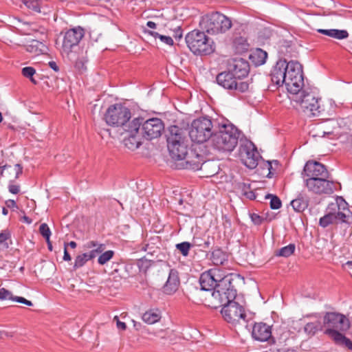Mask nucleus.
I'll return each instance as SVG.
<instances>
[{
	"label": "nucleus",
	"instance_id": "27",
	"mask_svg": "<svg viewBox=\"0 0 352 352\" xmlns=\"http://www.w3.org/2000/svg\"><path fill=\"white\" fill-rule=\"evenodd\" d=\"M219 169L218 163L213 160L204 161L200 168L204 176L206 177H210L215 175L219 173Z\"/></svg>",
	"mask_w": 352,
	"mask_h": 352
},
{
	"label": "nucleus",
	"instance_id": "12",
	"mask_svg": "<svg viewBox=\"0 0 352 352\" xmlns=\"http://www.w3.org/2000/svg\"><path fill=\"white\" fill-rule=\"evenodd\" d=\"M221 313L224 320L233 325H245L246 323L247 315L244 307L234 300L224 305Z\"/></svg>",
	"mask_w": 352,
	"mask_h": 352
},
{
	"label": "nucleus",
	"instance_id": "35",
	"mask_svg": "<svg viewBox=\"0 0 352 352\" xmlns=\"http://www.w3.org/2000/svg\"><path fill=\"white\" fill-rule=\"evenodd\" d=\"M291 206L295 211L301 212L307 208L308 201L302 196H299L291 201Z\"/></svg>",
	"mask_w": 352,
	"mask_h": 352
},
{
	"label": "nucleus",
	"instance_id": "6",
	"mask_svg": "<svg viewBox=\"0 0 352 352\" xmlns=\"http://www.w3.org/2000/svg\"><path fill=\"white\" fill-rule=\"evenodd\" d=\"M190 50L197 55H208L214 51L213 41L204 32L193 30L186 36Z\"/></svg>",
	"mask_w": 352,
	"mask_h": 352
},
{
	"label": "nucleus",
	"instance_id": "23",
	"mask_svg": "<svg viewBox=\"0 0 352 352\" xmlns=\"http://www.w3.org/2000/svg\"><path fill=\"white\" fill-rule=\"evenodd\" d=\"M285 60H279L271 72V80L278 86L285 85Z\"/></svg>",
	"mask_w": 352,
	"mask_h": 352
},
{
	"label": "nucleus",
	"instance_id": "46",
	"mask_svg": "<svg viewBox=\"0 0 352 352\" xmlns=\"http://www.w3.org/2000/svg\"><path fill=\"white\" fill-rule=\"evenodd\" d=\"M105 249V245L104 244H100L97 248L91 250L89 252L86 253L88 258L91 260L96 257L99 254H101Z\"/></svg>",
	"mask_w": 352,
	"mask_h": 352
},
{
	"label": "nucleus",
	"instance_id": "42",
	"mask_svg": "<svg viewBox=\"0 0 352 352\" xmlns=\"http://www.w3.org/2000/svg\"><path fill=\"white\" fill-rule=\"evenodd\" d=\"M88 261H89V258H88L86 253L77 256L75 258L74 268L76 270L82 267Z\"/></svg>",
	"mask_w": 352,
	"mask_h": 352
},
{
	"label": "nucleus",
	"instance_id": "26",
	"mask_svg": "<svg viewBox=\"0 0 352 352\" xmlns=\"http://www.w3.org/2000/svg\"><path fill=\"white\" fill-rule=\"evenodd\" d=\"M139 130L137 131L131 132L130 131H124L126 133L123 139V144L125 147L128 148L131 151H134L138 148L142 144L140 140V135L139 134Z\"/></svg>",
	"mask_w": 352,
	"mask_h": 352
},
{
	"label": "nucleus",
	"instance_id": "44",
	"mask_svg": "<svg viewBox=\"0 0 352 352\" xmlns=\"http://www.w3.org/2000/svg\"><path fill=\"white\" fill-rule=\"evenodd\" d=\"M271 198V200H270V208L273 210H277V209H279L281 206H282V203H281V201L280 199L276 195H271V194H268L267 195H266L265 198Z\"/></svg>",
	"mask_w": 352,
	"mask_h": 352
},
{
	"label": "nucleus",
	"instance_id": "48",
	"mask_svg": "<svg viewBox=\"0 0 352 352\" xmlns=\"http://www.w3.org/2000/svg\"><path fill=\"white\" fill-rule=\"evenodd\" d=\"M237 189L240 191L242 195H245L250 189V184L245 182H239L237 184Z\"/></svg>",
	"mask_w": 352,
	"mask_h": 352
},
{
	"label": "nucleus",
	"instance_id": "21",
	"mask_svg": "<svg viewBox=\"0 0 352 352\" xmlns=\"http://www.w3.org/2000/svg\"><path fill=\"white\" fill-rule=\"evenodd\" d=\"M204 155L199 154L196 149H191L189 152L187 151L186 155L183 159L185 161L184 166L187 169L200 170L204 162Z\"/></svg>",
	"mask_w": 352,
	"mask_h": 352
},
{
	"label": "nucleus",
	"instance_id": "54",
	"mask_svg": "<svg viewBox=\"0 0 352 352\" xmlns=\"http://www.w3.org/2000/svg\"><path fill=\"white\" fill-rule=\"evenodd\" d=\"M244 196L250 200H254L256 199V195L252 189H250L248 192H246Z\"/></svg>",
	"mask_w": 352,
	"mask_h": 352
},
{
	"label": "nucleus",
	"instance_id": "59",
	"mask_svg": "<svg viewBox=\"0 0 352 352\" xmlns=\"http://www.w3.org/2000/svg\"><path fill=\"white\" fill-rule=\"evenodd\" d=\"M252 219L253 222L256 224H260L261 223V218L260 216L257 214H253L252 216Z\"/></svg>",
	"mask_w": 352,
	"mask_h": 352
},
{
	"label": "nucleus",
	"instance_id": "38",
	"mask_svg": "<svg viewBox=\"0 0 352 352\" xmlns=\"http://www.w3.org/2000/svg\"><path fill=\"white\" fill-rule=\"evenodd\" d=\"M324 333L330 336L335 342L338 344L341 345L344 339L345 336L340 333V331H336L333 329H327Z\"/></svg>",
	"mask_w": 352,
	"mask_h": 352
},
{
	"label": "nucleus",
	"instance_id": "53",
	"mask_svg": "<svg viewBox=\"0 0 352 352\" xmlns=\"http://www.w3.org/2000/svg\"><path fill=\"white\" fill-rule=\"evenodd\" d=\"M5 204L6 206L9 208H14L17 207L16 202L12 199H8L6 201Z\"/></svg>",
	"mask_w": 352,
	"mask_h": 352
},
{
	"label": "nucleus",
	"instance_id": "62",
	"mask_svg": "<svg viewBox=\"0 0 352 352\" xmlns=\"http://www.w3.org/2000/svg\"><path fill=\"white\" fill-rule=\"evenodd\" d=\"M46 242L47 243V247H48L49 250L52 251V245L50 238H48V240H46Z\"/></svg>",
	"mask_w": 352,
	"mask_h": 352
},
{
	"label": "nucleus",
	"instance_id": "25",
	"mask_svg": "<svg viewBox=\"0 0 352 352\" xmlns=\"http://www.w3.org/2000/svg\"><path fill=\"white\" fill-rule=\"evenodd\" d=\"M22 166L16 164L14 166L4 165L0 167V175L1 177H6L10 181H13L17 179L22 173Z\"/></svg>",
	"mask_w": 352,
	"mask_h": 352
},
{
	"label": "nucleus",
	"instance_id": "16",
	"mask_svg": "<svg viewBox=\"0 0 352 352\" xmlns=\"http://www.w3.org/2000/svg\"><path fill=\"white\" fill-rule=\"evenodd\" d=\"M164 129V125L162 120L157 118L146 120L141 128L142 136L148 140L160 137Z\"/></svg>",
	"mask_w": 352,
	"mask_h": 352
},
{
	"label": "nucleus",
	"instance_id": "9",
	"mask_svg": "<svg viewBox=\"0 0 352 352\" xmlns=\"http://www.w3.org/2000/svg\"><path fill=\"white\" fill-rule=\"evenodd\" d=\"M292 100L299 104V109L307 116H315L320 112V99L313 93L300 89L296 94H292Z\"/></svg>",
	"mask_w": 352,
	"mask_h": 352
},
{
	"label": "nucleus",
	"instance_id": "31",
	"mask_svg": "<svg viewBox=\"0 0 352 352\" xmlns=\"http://www.w3.org/2000/svg\"><path fill=\"white\" fill-rule=\"evenodd\" d=\"M317 31L319 33L339 40L346 38L349 36V33L346 30L318 29Z\"/></svg>",
	"mask_w": 352,
	"mask_h": 352
},
{
	"label": "nucleus",
	"instance_id": "5",
	"mask_svg": "<svg viewBox=\"0 0 352 352\" xmlns=\"http://www.w3.org/2000/svg\"><path fill=\"white\" fill-rule=\"evenodd\" d=\"M328 212L320 219L319 224L326 228L330 224L337 223L338 221L348 223L351 212L347 208V203L342 199H337L336 203L329 204Z\"/></svg>",
	"mask_w": 352,
	"mask_h": 352
},
{
	"label": "nucleus",
	"instance_id": "34",
	"mask_svg": "<svg viewBox=\"0 0 352 352\" xmlns=\"http://www.w3.org/2000/svg\"><path fill=\"white\" fill-rule=\"evenodd\" d=\"M210 259L214 265H221L228 260V256L221 250L216 249L212 252Z\"/></svg>",
	"mask_w": 352,
	"mask_h": 352
},
{
	"label": "nucleus",
	"instance_id": "64",
	"mask_svg": "<svg viewBox=\"0 0 352 352\" xmlns=\"http://www.w3.org/2000/svg\"><path fill=\"white\" fill-rule=\"evenodd\" d=\"M23 220H24L26 223H32V220H31L29 217H26V216H24V217H23Z\"/></svg>",
	"mask_w": 352,
	"mask_h": 352
},
{
	"label": "nucleus",
	"instance_id": "20",
	"mask_svg": "<svg viewBox=\"0 0 352 352\" xmlns=\"http://www.w3.org/2000/svg\"><path fill=\"white\" fill-rule=\"evenodd\" d=\"M241 160L245 166L250 169L258 165V154L253 145H245L240 149Z\"/></svg>",
	"mask_w": 352,
	"mask_h": 352
},
{
	"label": "nucleus",
	"instance_id": "15",
	"mask_svg": "<svg viewBox=\"0 0 352 352\" xmlns=\"http://www.w3.org/2000/svg\"><path fill=\"white\" fill-rule=\"evenodd\" d=\"M323 323L327 329L340 331H346L350 327L349 320L345 316L334 312H327L324 316Z\"/></svg>",
	"mask_w": 352,
	"mask_h": 352
},
{
	"label": "nucleus",
	"instance_id": "43",
	"mask_svg": "<svg viewBox=\"0 0 352 352\" xmlns=\"http://www.w3.org/2000/svg\"><path fill=\"white\" fill-rule=\"evenodd\" d=\"M147 32L155 38L158 37L161 40L162 42H163L168 45H173V40L170 36L160 35V34H158L157 32H154V31L149 30V31H147Z\"/></svg>",
	"mask_w": 352,
	"mask_h": 352
},
{
	"label": "nucleus",
	"instance_id": "50",
	"mask_svg": "<svg viewBox=\"0 0 352 352\" xmlns=\"http://www.w3.org/2000/svg\"><path fill=\"white\" fill-rule=\"evenodd\" d=\"M101 243H98V242L96 241H88L85 245V248L86 249H95V248H97V247H98Z\"/></svg>",
	"mask_w": 352,
	"mask_h": 352
},
{
	"label": "nucleus",
	"instance_id": "39",
	"mask_svg": "<svg viewBox=\"0 0 352 352\" xmlns=\"http://www.w3.org/2000/svg\"><path fill=\"white\" fill-rule=\"evenodd\" d=\"M11 233L9 230H3L0 233V246L3 249H8L10 243L8 241L10 240Z\"/></svg>",
	"mask_w": 352,
	"mask_h": 352
},
{
	"label": "nucleus",
	"instance_id": "36",
	"mask_svg": "<svg viewBox=\"0 0 352 352\" xmlns=\"http://www.w3.org/2000/svg\"><path fill=\"white\" fill-rule=\"evenodd\" d=\"M267 57V54L266 52L261 49H257L256 52L250 55V58L258 65L264 64Z\"/></svg>",
	"mask_w": 352,
	"mask_h": 352
},
{
	"label": "nucleus",
	"instance_id": "49",
	"mask_svg": "<svg viewBox=\"0 0 352 352\" xmlns=\"http://www.w3.org/2000/svg\"><path fill=\"white\" fill-rule=\"evenodd\" d=\"M30 28L28 29V32L26 34H32L33 33H38L40 32L42 35L45 36V30L43 28H41L39 30L36 28V25L35 24L30 25Z\"/></svg>",
	"mask_w": 352,
	"mask_h": 352
},
{
	"label": "nucleus",
	"instance_id": "17",
	"mask_svg": "<svg viewBox=\"0 0 352 352\" xmlns=\"http://www.w3.org/2000/svg\"><path fill=\"white\" fill-rule=\"evenodd\" d=\"M223 276L220 270L216 268L210 269L201 274L199 278V283L202 290H214V287L220 283Z\"/></svg>",
	"mask_w": 352,
	"mask_h": 352
},
{
	"label": "nucleus",
	"instance_id": "33",
	"mask_svg": "<svg viewBox=\"0 0 352 352\" xmlns=\"http://www.w3.org/2000/svg\"><path fill=\"white\" fill-rule=\"evenodd\" d=\"M249 43L243 36L236 37L233 41V47L238 54H243L249 50Z\"/></svg>",
	"mask_w": 352,
	"mask_h": 352
},
{
	"label": "nucleus",
	"instance_id": "18",
	"mask_svg": "<svg viewBox=\"0 0 352 352\" xmlns=\"http://www.w3.org/2000/svg\"><path fill=\"white\" fill-rule=\"evenodd\" d=\"M302 175L304 179H316L331 175L324 165L316 161H308L304 166Z\"/></svg>",
	"mask_w": 352,
	"mask_h": 352
},
{
	"label": "nucleus",
	"instance_id": "52",
	"mask_svg": "<svg viewBox=\"0 0 352 352\" xmlns=\"http://www.w3.org/2000/svg\"><path fill=\"white\" fill-rule=\"evenodd\" d=\"M9 191L12 194H17L19 192V186L17 185H10Z\"/></svg>",
	"mask_w": 352,
	"mask_h": 352
},
{
	"label": "nucleus",
	"instance_id": "51",
	"mask_svg": "<svg viewBox=\"0 0 352 352\" xmlns=\"http://www.w3.org/2000/svg\"><path fill=\"white\" fill-rule=\"evenodd\" d=\"M341 345L347 347L349 349H352V342L346 337L344 338Z\"/></svg>",
	"mask_w": 352,
	"mask_h": 352
},
{
	"label": "nucleus",
	"instance_id": "29",
	"mask_svg": "<svg viewBox=\"0 0 352 352\" xmlns=\"http://www.w3.org/2000/svg\"><path fill=\"white\" fill-rule=\"evenodd\" d=\"M323 324L320 320H315L304 324L303 330L309 337L315 336L318 331H322Z\"/></svg>",
	"mask_w": 352,
	"mask_h": 352
},
{
	"label": "nucleus",
	"instance_id": "10",
	"mask_svg": "<svg viewBox=\"0 0 352 352\" xmlns=\"http://www.w3.org/2000/svg\"><path fill=\"white\" fill-rule=\"evenodd\" d=\"M212 122L206 117L195 119L191 123L189 136L191 140L197 143H204L213 135Z\"/></svg>",
	"mask_w": 352,
	"mask_h": 352
},
{
	"label": "nucleus",
	"instance_id": "60",
	"mask_svg": "<svg viewBox=\"0 0 352 352\" xmlns=\"http://www.w3.org/2000/svg\"><path fill=\"white\" fill-rule=\"evenodd\" d=\"M146 25L152 29H155L157 26L156 23L153 21H148Z\"/></svg>",
	"mask_w": 352,
	"mask_h": 352
},
{
	"label": "nucleus",
	"instance_id": "2",
	"mask_svg": "<svg viewBox=\"0 0 352 352\" xmlns=\"http://www.w3.org/2000/svg\"><path fill=\"white\" fill-rule=\"evenodd\" d=\"M236 296V290L228 276H224L220 283L214 287L210 296L206 299L208 306L217 309L234 300Z\"/></svg>",
	"mask_w": 352,
	"mask_h": 352
},
{
	"label": "nucleus",
	"instance_id": "28",
	"mask_svg": "<svg viewBox=\"0 0 352 352\" xmlns=\"http://www.w3.org/2000/svg\"><path fill=\"white\" fill-rule=\"evenodd\" d=\"M26 51L33 56H38L47 52V46L41 41L38 40L31 41L26 46Z\"/></svg>",
	"mask_w": 352,
	"mask_h": 352
},
{
	"label": "nucleus",
	"instance_id": "41",
	"mask_svg": "<svg viewBox=\"0 0 352 352\" xmlns=\"http://www.w3.org/2000/svg\"><path fill=\"white\" fill-rule=\"evenodd\" d=\"M175 247L184 256H187L192 245L190 243L185 241L176 244Z\"/></svg>",
	"mask_w": 352,
	"mask_h": 352
},
{
	"label": "nucleus",
	"instance_id": "37",
	"mask_svg": "<svg viewBox=\"0 0 352 352\" xmlns=\"http://www.w3.org/2000/svg\"><path fill=\"white\" fill-rule=\"evenodd\" d=\"M296 246L294 243H290L288 245L281 248L275 252L277 256L288 257L294 254Z\"/></svg>",
	"mask_w": 352,
	"mask_h": 352
},
{
	"label": "nucleus",
	"instance_id": "58",
	"mask_svg": "<svg viewBox=\"0 0 352 352\" xmlns=\"http://www.w3.org/2000/svg\"><path fill=\"white\" fill-rule=\"evenodd\" d=\"M118 329L124 331L126 329V325L124 322L120 321L118 320V322L116 324Z\"/></svg>",
	"mask_w": 352,
	"mask_h": 352
},
{
	"label": "nucleus",
	"instance_id": "19",
	"mask_svg": "<svg viewBox=\"0 0 352 352\" xmlns=\"http://www.w3.org/2000/svg\"><path fill=\"white\" fill-rule=\"evenodd\" d=\"M228 70L236 78L242 79L246 77L250 71V65L248 61L241 58H234L228 62Z\"/></svg>",
	"mask_w": 352,
	"mask_h": 352
},
{
	"label": "nucleus",
	"instance_id": "11",
	"mask_svg": "<svg viewBox=\"0 0 352 352\" xmlns=\"http://www.w3.org/2000/svg\"><path fill=\"white\" fill-rule=\"evenodd\" d=\"M202 23L206 31L212 34L225 33L232 25L231 19L219 12L206 15Z\"/></svg>",
	"mask_w": 352,
	"mask_h": 352
},
{
	"label": "nucleus",
	"instance_id": "47",
	"mask_svg": "<svg viewBox=\"0 0 352 352\" xmlns=\"http://www.w3.org/2000/svg\"><path fill=\"white\" fill-rule=\"evenodd\" d=\"M39 232L45 240H48V238H50L51 231L47 223H44L40 226Z\"/></svg>",
	"mask_w": 352,
	"mask_h": 352
},
{
	"label": "nucleus",
	"instance_id": "61",
	"mask_svg": "<svg viewBox=\"0 0 352 352\" xmlns=\"http://www.w3.org/2000/svg\"><path fill=\"white\" fill-rule=\"evenodd\" d=\"M210 242L209 239H208L207 241H205L204 243H202L201 248L206 249L210 247Z\"/></svg>",
	"mask_w": 352,
	"mask_h": 352
},
{
	"label": "nucleus",
	"instance_id": "45",
	"mask_svg": "<svg viewBox=\"0 0 352 352\" xmlns=\"http://www.w3.org/2000/svg\"><path fill=\"white\" fill-rule=\"evenodd\" d=\"M36 73V70L32 67H25L22 69V74L26 77L30 78L31 82L34 84H36V81L33 78L34 74Z\"/></svg>",
	"mask_w": 352,
	"mask_h": 352
},
{
	"label": "nucleus",
	"instance_id": "57",
	"mask_svg": "<svg viewBox=\"0 0 352 352\" xmlns=\"http://www.w3.org/2000/svg\"><path fill=\"white\" fill-rule=\"evenodd\" d=\"M63 259L67 261H71V259H72L71 256L69 255V254L68 253V252L67 250V245L66 244H65Z\"/></svg>",
	"mask_w": 352,
	"mask_h": 352
},
{
	"label": "nucleus",
	"instance_id": "56",
	"mask_svg": "<svg viewBox=\"0 0 352 352\" xmlns=\"http://www.w3.org/2000/svg\"><path fill=\"white\" fill-rule=\"evenodd\" d=\"M48 65L50 66V68H52L54 71L55 72H58L59 71V67L57 65L56 63L54 62V61H50L48 63Z\"/></svg>",
	"mask_w": 352,
	"mask_h": 352
},
{
	"label": "nucleus",
	"instance_id": "30",
	"mask_svg": "<svg viewBox=\"0 0 352 352\" xmlns=\"http://www.w3.org/2000/svg\"><path fill=\"white\" fill-rule=\"evenodd\" d=\"M0 300H12L18 302L23 303L28 306H32V302L30 300H26L23 297L14 296L11 292L5 289H0Z\"/></svg>",
	"mask_w": 352,
	"mask_h": 352
},
{
	"label": "nucleus",
	"instance_id": "55",
	"mask_svg": "<svg viewBox=\"0 0 352 352\" xmlns=\"http://www.w3.org/2000/svg\"><path fill=\"white\" fill-rule=\"evenodd\" d=\"M191 245H192V246L201 247L202 246V243H201V241L200 239L194 237L193 239H192Z\"/></svg>",
	"mask_w": 352,
	"mask_h": 352
},
{
	"label": "nucleus",
	"instance_id": "32",
	"mask_svg": "<svg viewBox=\"0 0 352 352\" xmlns=\"http://www.w3.org/2000/svg\"><path fill=\"white\" fill-rule=\"evenodd\" d=\"M161 318L160 311L158 309H150L142 316V320L149 324L158 322Z\"/></svg>",
	"mask_w": 352,
	"mask_h": 352
},
{
	"label": "nucleus",
	"instance_id": "22",
	"mask_svg": "<svg viewBox=\"0 0 352 352\" xmlns=\"http://www.w3.org/2000/svg\"><path fill=\"white\" fill-rule=\"evenodd\" d=\"M252 336L256 340L267 341L272 338L271 326L263 322H256L252 327Z\"/></svg>",
	"mask_w": 352,
	"mask_h": 352
},
{
	"label": "nucleus",
	"instance_id": "8",
	"mask_svg": "<svg viewBox=\"0 0 352 352\" xmlns=\"http://www.w3.org/2000/svg\"><path fill=\"white\" fill-rule=\"evenodd\" d=\"M285 88L291 94L300 91L304 85L302 67L297 61L285 60Z\"/></svg>",
	"mask_w": 352,
	"mask_h": 352
},
{
	"label": "nucleus",
	"instance_id": "63",
	"mask_svg": "<svg viewBox=\"0 0 352 352\" xmlns=\"http://www.w3.org/2000/svg\"><path fill=\"white\" fill-rule=\"evenodd\" d=\"M67 245H69L72 248H75L77 244L75 241H71L67 244Z\"/></svg>",
	"mask_w": 352,
	"mask_h": 352
},
{
	"label": "nucleus",
	"instance_id": "40",
	"mask_svg": "<svg viewBox=\"0 0 352 352\" xmlns=\"http://www.w3.org/2000/svg\"><path fill=\"white\" fill-rule=\"evenodd\" d=\"M113 255L114 252L113 250L102 252L98 258V263L100 265H104L113 258Z\"/></svg>",
	"mask_w": 352,
	"mask_h": 352
},
{
	"label": "nucleus",
	"instance_id": "14",
	"mask_svg": "<svg viewBox=\"0 0 352 352\" xmlns=\"http://www.w3.org/2000/svg\"><path fill=\"white\" fill-rule=\"evenodd\" d=\"M304 183L309 192L316 195H331L336 188L331 175L316 179H304Z\"/></svg>",
	"mask_w": 352,
	"mask_h": 352
},
{
	"label": "nucleus",
	"instance_id": "13",
	"mask_svg": "<svg viewBox=\"0 0 352 352\" xmlns=\"http://www.w3.org/2000/svg\"><path fill=\"white\" fill-rule=\"evenodd\" d=\"M216 80L220 86L234 94L243 93L249 89L247 82L236 78L228 70L219 74Z\"/></svg>",
	"mask_w": 352,
	"mask_h": 352
},
{
	"label": "nucleus",
	"instance_id": "3",
	"mask_svg": "<svg viewBox=\"0 0 352 352\" xmlns=\"http://www.w3.org/2000/svg\"><path fill=\"white\" fill-rule=\"evenodd\" d=\"M239 131L232 124H223L213 133L212 143L220 151L231 152L238 144Z\"/></svg>",
	"mask_w": 352,
	"mask_h": 352
},
{
	"label": "nucleus",
	"instance_id": "7",
	"mask_svg": "<svg viewBox=\"0 0 352 352\" xmlns=\"http://www.w3.org/2000/svg\"><path fill=\"white\" fill-rule=\"evenodd\" d=\"M166 137L170 155L176 160H183L187 154L188 147L182 136V129L175 125L170 126Z\"/></svg>",
	"mask_w": 352,
	"mask_h": 352
},
{
	"label": "nucleus",
	"instance_id": "1",
	"mask_svg": "<svg viewBox=\"0 0 352 352\" xmlns=\"http://www.w3.org/2000/svg\"><path fill=\"white\" fill-rule=\"evenodd\" d=\"M130 109L121 104H115L109 107L105 114L106 123L114 127H122L124 131H137L142 124V119L135 118L130 121Z\"/></svg>",
	"mask_w": 352,
	"mask_h": 352
},
{
	"label": "nucleus",
	"instance_id": "4",
	"mask_svg": "<svg viewBox=\"0 0 352 352\" xmlns=\"http://www.w3.org/2000/svg\"><path fill=\"white\" fill-rule=\"evenodd\" d=\"M84 36V30L80 27L67 30L64 35L63 41V50L69 58L75 64L76 67L82 69L85 67L83 52L80 50L81 56H77L72 50L78 48V44Z\"/></svg>",
	"mask_w": 352,
	"mask_h": 352
},
{
	"label": "nucleus",
	"instance_id": "24",
	"mask_svg": "<svg viewBox=\"0 0 352 352\" xmlns=\"http://www.w3.org/2000/svg\"><path fill=\"white\" fill-rule=\"evenodd\" d=\"M180 284L179 273L175 269H171L168 274V279L162 287L163 292L170 295L174 294Z\"/></svg>",
	"mask_w": 352,
	"mask_h": 352
}]
</instances>
